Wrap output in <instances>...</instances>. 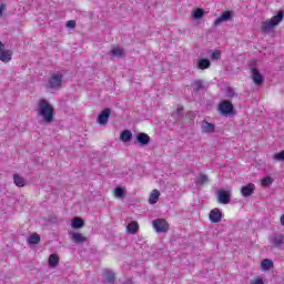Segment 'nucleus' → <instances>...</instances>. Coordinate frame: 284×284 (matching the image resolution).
<instances>
[{
	"label": "nucleus",
	"mask_w": 284,
	"mask_h": 284,
	"mask_svg": "<svg viewBox=\"0 0 284 284\" xmlns=\"http://www.w3.org/2000/svg\"><path fill=\"white\" fill-rule=\"evenodd\" d=\"M280 221H281V225H284V214L281 216Z\"/></svg>",
	"instance_id": "58836bf2"
},
{
	"label": "nucleus",
	"mask_w": 284,
	"mask_h": 284,
	"mask_svg": "<svg viewBox=\"0 0 284 284\" xmlns=\"http://www.w3.org/2000/svg\"><path fill=\"white\" fill-rule=\"evenodd\" d=\"M152 226L158 234H165L170 232V223H168L165 219L153 220Z\"/></svg>",
	"instance_id": "7ed1b4c3"
},
{
	"label": "nucleus",
	"mask_w": 284,
	"mask_h": 284,
	"mask_svg": "<svg viewBox=\"0 0 284 284\" xmlns=\"http://www.w3.org/2000/svg\"><path fill=\"white\" fill-rule=\"evenodd\" d=\"M3 50H6V45H3L2 42H0V54L1 52H3Z\"/></svg>",
	"instance_id": "4c0bfd02"
},
{
	"label": "nucleus",
	"mask_w": 284,
	"mask_h": 284,
	"mask_svg": "<svg viewBox=\"0 0 284 284\" xmlns=\"http://www.w3.org/2000/svg\"><path fill=\"white\" fill-rule=\"evenodd\" d=\"M120 139L123 141V143H128L132 141V131L130 130L122 131V133L120 134Z\"/></svg>",
	"instance_id": "393cba45"
},
{
	"label": "nucleus",
	"mask_w": 284,
	"mask_h": 284,
	"mask_svg": "<svg viewBox=\"0 0 284 284\" xmlns=\"http://www.w3.org/2000/svg\"><path fill=\"white\" fill-rule=\"evenodd\" d=\"M83 225H85V222L81 217H74L71 222V227H73V230H79L83 227Z\"/></svg>",
	"instance_id": "b1692460"
},
{
	"label": "nucleus",
	"mask_w": 284,
	"mask_h": 284,
	"mask_svg": "<svg viewBox=\"0 0 284 284\" xmlns=\"http://www.w3.org/2000/svg\"><path fill=\"white\" fill-rule=\"evenodd\" d=\"M63 84V74L61 72H57L51 74L48 85L51 88V90H59L61 85Z\"/></svg>",
	"instance_id": "20e7f679"
},
{
	"label": "nucleus",
	"mask_w": 284,
	"mask_h": 284,
	"mask_svg": "<svg viewBox=\"0 0 284 284\" xmlns=\"http://www.w3.org/2000/svg\"><path fill=\"white\" fill-rule=\"evenodd\" d=\"M161 196V192H159V190H153L150 194V197H149V203L150 205H154L156 203H159V197Z\"/></svg>",
	"instance_id": "a211bd4d"
},
{
	"label": "nucleus",
	"mask_w": 284,
	"mask_h": 284,
	"mask_svg": "<svg viewBox=\"0 0 284 284\" xmlns=\"http://www.w3.org/2000/svg\"><path fill=\"white\" fill-rule=\"evenodd\" d=\"M38 114L42 116L44 123L54 121V106L45 99H41L38 105Z\"/></svg>",
	"instance_id": "f257e3e1"
},
{
	"label": "nucleus",
	"mask_w": 284,
	"mask_h": 284,
	"mask_svg": "<svg viewBox=\"0 0 284 284\" xmlns=\"http://www.w3.org/2000/svg\"><path fill=\"white\" fill-rule=\"evenodd\" d=\"M48 263H49V267H52V268L57 267V265H59V255L58 254H51L49 256Z\"/></svg>",
	"instance_id": "a878e982"
},
{
	"label": "nucleus",
	"mask_w": 284,
	"mask_h": 284,
	"mask_svg": "<svg viewBox=\"0 0 284 284\" xmlns=\"http://www.w3.org/2000/svg\"><path fill=\"white\" fill-rule=\"evenodd\" d=\"M123 284H134V282H132V280H128Z\"/></svg>",
	"instance_id": "ea45409f"
},
{
	"label": "nucleus",
	"mask_w": 284,
	"mask_h": 284,
	"mask_svg": "<svg viewBox=\"0 0 284 284\" xmlns=\"http://www.w3.org/2000/svg\"><path fill=\"white\" fill-rule=\"evenodd\" d=\"M139 222L132 221L126 225V232L128 234H136L139 232Z\"/></svg>",
	"instance_id": "6ab92c4d"
},
{
	"label": "nucleus",
	"mask_w": 284,
	"mask_h": 284,
	"mask_svg": "<svg viewBox=\"0 0 284 284\" xmlns=\"http://www.w3.org/2000/svg\"><path fill=\"white\" fill-rule=\"evenodd\" d=\"M194 92H199V90H203V82L201 80H197L194 82Z\"/></svg>",
	"instance_id": "72a5a7b5"
},
{
	"label": "nucleus",
	"mask_w": 284,
	"mask_h": 284,
	"mask_svg": "<svg viewBox=\"0 0 284 284\" xmlns=\"http://www.w3.org/2000/svg\"><path fill=\"white\" fill-rule=\"evenodd\" d=\"M205 14V11L201 8L196 9L192 12L193 19H202V17Z\"/></svg>",
	"instance_id": "cd10ccee"
},
{
	"label": "nucleus",
	"mask_w": 284,
	"mask_h": 284,
	"mask_svg": "<svg viewBox=\"0 0 284 284\" xmlns=\"http://www.w3.org/2000/svg\"><path fill=\"white\" fill-rule=\"evenodd\" d=\"M209 219L211 223H221V219H223V212L215 207L211 210Z\"/></svg>",
	"instance_id": "0eeeda50"
},
{
	"label": "nucleus",
	"mask_w": 284,
	"mask_h": 284,
	"mask_svg": "<svg viewBox=\"0 0 284 284\" xmlns=\"http://www.w3.org/2000/svg\"><path fill=\"white\" fill-rule=\"evenodd\" d=\"M67 28H70V29L77 28V21H74V20H69V21L67 22Z\"/></svg>",
	"instance_id": "c9c22d12"
},
{
	"label": "nucleus",
	"mask_w": 284,
	"mask_h": 284,
	"mask_svg": "<svg viewBox=\"0 0 284 284\" xmlns=\"http://www.w3.org/2000/svg\"><path fill=\"white\" fill-rule=\"evenodd\" d=\"M211 59L213 61H219L221 59V50H215L211 54Z\"/></svg>",
	"instance_id": "2f4dec72"
},
{
	"label": "nucleus",
	"mask_w": 284,
	"mask_h": 284,
	"mask_svg": "<svg viewBox=\"0 0 284 284\" xmlns=\"http://www.w3.org/2000/svg\"><path fill=\"white\" fill-rule=\"evenodd\" d=\"M212 65V62H210V60L207 59H200L197 61V70H207L210 69Z\"/></svg>",
	"instance_id": "aec40b11"
},
{
	"label": "nucleus",
	"mask_w": 284,
	"mask_h": 284,
	"mask_svg": "<svg viewBox=\"0 0 284 284\" xmlns=\"http://www.w3.org/2000/svg\"><path fill=\"white\" fill-rule=\"evenodd\" d=\"M110 120V109H104L98 115L99 125H108V121Z\"/></svg>",
	"instance_id": "6e6552de"
},
{
	"label": "nucleus",
	"mask_w": 284,
	"mask_h": 284,
	"mask_svg": "<svg viewBox=\"0 0 284 284\" xmlns=\"http://www.w3.org/2000/svg\"><path fill=\"white\" fill-rule=\"evenodd\" d=\"M272 183H273V180L270 176L263 178L261 180V185H263L264 187H270Z\"/></svg>",
	"instance_id": "7c9ffc66"
},
{
	"label": "nucleus",
	"mask_w": 284,
	"mask_h": 284,
	"mask_svg": "<svg viewBox=\"0 0 284 284\" xmlns=\"http://www.w3.org/2000/svg\"><path fill=\"white\" fill-rule=\"evenodd\" d=\"M215 126L213 123H210L207 121H204L202 123V132H205L206 134H212V132H214Z\"/></svg>",
	"instance_id": "412c9836"
},
{
	"label": "nucleus",
	"mask_w": 284,
	"mask_h": 284,
	"mask_svg": "<svg viewBox=\"0 0 284 284\" xmlns=\"http://www.w3.org/2000/svg\"><path fill=\"white\" fill-rule=\"evenodd\" d=\"M255 190H256V185H254L253 183H248L241 187V194L244 197L252 196Z\"/></svg>",
	"instance_id": "1a4fd4ad"
},
{
	"label": "nucleus",
	"mask_w": 284,
	"mask_h": 284,
	"mask_svg": "<svg viewBox=\"0 0 284 284\" xmlns=\"http://www.w3.org/2000/svg\"><path fill=\"white\" fill-rule=\"evenodd\" d=\"M261 267L264 272H267V270H272V267H274V262H272L270 258H266L261 262Z\"/></svg>",
	"instance_id": "bb28decb"
},
{
	"label": "nucleus",
	"mask_w": 284,
	"mask_h": 284,
	"mask_svg": "<svg viewBox=\"0 0 284 284\" xmlns=\"http://www.w3.org/2000/svg\"><path fill=\"white\" fill-rule=\"evenodd\" d=\"M274 161H284V150L273 155Z\"/></svg>",
	"instance_id": "473e14b6"
},
{
	"label": "nucleus",
	"mask_w": 284,
	"mask_h": 284,
	"mask_svg": "<svg viewBox=\"0 0 284 284\" xmlns=\"http://www.w3.org/2000/svg\"><path fill=\"white\" fill-rule=\"evenodd\" d=\"M231 195L227 191H220L217 201L219 203H222V205H227L230 203Z\"/></svg>",
	"instance_id": "f8f14e48"
},
{
	"label": "nucleus",
	"mask_w": 284,
	"mask_h": 284,
	"mask_svg": "<svg viewBox=\"0 0 284 284\" xmlns=\"http://www.w3.org/2000/svg\"><path fill=\"white\" fill-rule=\"evenodd\" d=\"M114 196H116V199H123V196H125V190H123L122 187H115Z\"/></svg>",
	"instance_id": "c85d7f7f"
},
{
	"label": "nucleus",
	"mask_w": 284,
	"mask_h": 284,
	"mask_svg": "<svg viewBox=\"0 0 284 284\" xmlns=\"http://www.w3.org/2000/svg\"><path fill=\"white\" fill-rule=\"evenodd\" d=\"M27 242L29 245H39V243H41V236L37 233H33L28 237Z\"/></svg>",
	"instance_id": "4be33fe9"
},
{
	"label": "nucleus",
	"mask_w": 284,
	"mask_h": 284,
	"mask_svg": "<svg viewBox=\"0 0 284 284\" xmlns=\"http://www.w3.org/2000/svg\"><path fill=\"white\" fill-rule=\"evenodd\" d=\"M3 12H6V3L0 4V17H3Z\"/></svg>",
	"instance_id": "e433bc0d"
},
{
	"label": "nucleus",
	"mask_w": 284,
	"mask_h": 284,
	"mask_svg": "<svg viewBox=\"0 0 284 284\" xmlns=\"http://www.w3.org/2000/svg\"><path fill=\"white\" fill-rule=\"evenodd\" d=\"M250 284H265L262 277H255L250 281Z\"/></svg>",
	"instance_id": "f704fd0d"
},
{
	"label": "nucleus",
	"mask_w": 284,
	"mask_h": 284,
	"mask_svg": "<svg viewBox=\"0 0 284 284\" xmlns=\"http://www.w3.org/2000/svg\"><path fill=\"white\" fill-rule=\"evenodd\" d=\"M219 112L222 114V116H230V114L234 112V104H232V101L230 100H223L220 102Z\"/></svg>",
	"instance_id": "39448f33"
},
{
	"label": "nucleus",
	"mask_w": 284,
	"mask_h": 284,
	"mask_svg": "<svg viewBox=\"0 0 284 284\" xmlns=\"http://www.w3.org/2000/svg\"><path fill=\"white\" fill-rule=\"evenodd\" d=\"M271 243L275 247H281L282 245H284V235L283 234L273 235V237L271 239Z\"/></svg>",
	"instance_id": "4468645a"
},
{
	"label": "nucleus",
	"mask_w": 284,
	"mask_h": 284,
	"mask_svg": "<svg viewBox=\"0 0 284 284\" xmlns=\"http://www.w3.org/2000/svg\"><path fill=\"white\" fill-rule=\"evenodd\" d=\"M102 275L105 278V283L114 284V281L116 280V275L110 268H104L102 271Z\"/></svg>",
	"instance_id": "9b49d317"
},
{
	"label": "nucleus",
	"mask_w": 284,
	"mask_h": 284,
	"mask_svg": "<svg viewBox=\"0 0 284 284\" xmlns=\"http://www.w3.org/2000/svg\"><path fill=\"white\" fill-rule=\"evenodd\" d=\"M251 75L253 79V83H255V85H262V83L265 81V78H263L261 71H258V69L256 68H253L251 70Z\"/></svg>",
	"instance_id": "423d86ee"
},
{
	"label": "nucleus",
	"mask_w": 284,
	"mask_h": 284,
	"mask_svg": "<svg viewBox=\"0 0 284 284\" xmlns=\"http://www.w3.org/2000/svg\"><path fill=\"white\" fill-rule=\"evenodd\" d=\"M207 181H209L207 175L200 174L199 179L196 181V185H205V183H207Z\"/></svg>",
	"instance_id": "c756f323"
},
{
	"label": "nucleus",
	"mask_w": 284,
	"mask_h": 284,
	"mask_svg": "<svg viewBox=\"0 0 284 284\" xmlns=\"http://www.w3.org/2000/svg\"><path fill=\"white\" fill-rule=\"evenodd\" d=\"M0 61H3V63H9V61H12V51L3 49L0 53Z\"/></svg>",
	"instance_id": "f3484780"
},
{
	"label": "nucleus",
	"mask_w": 284,
	"mask_h": 284,
	"mask_svg": "<svg viewBox=\"0 0 284 284\" xmlns=\"http://www.w3.org/2000/svg\"><path fill=\"white\" fill-rule=\"evenodd\" d=\"M13 183L17 187H24L26 186V179L19 174H13Z\"/></svg>",
	"instance_id": "5701e85b"
},
{
	"label": "nucleus",
	"mask_w": 284,
	"mask_h": 284,
	"mask_svg": "<svg viewBox=\"0 0 284 284\" xmlns=\"http://www.w3.org/2000/svg\"><path fill=\"white\" fill-rule=\"evenodd\" d=\"M136 141L140 145H150V135L148 133H140L136 135Z\"/></svg>",
	"instance_id": "dca6fc26"
},
{
	"label": "nucleus",
	"mask_w": 284,
	"mask_h": 284,
	"mask_svg": "<svg viewBox=\"0 0 284 284\" xmlns=\"http://www.w3.org/2000/svg\"><path fill=\"white\" fill-rule=\"evenodd\" d=\"M71 241L79 245L81 243H85L88 241V237H85V235H83L82 233H72Z\"/></svg>",
	"instance_id": "ddd939ff"
},
{
	"label": "nucleus",
	"mask_w": 284,
	"mask_h": 284,
	"mask_svg": "<svg viewBox=\"0 0 284 284\" xmlns=\"http://www.w3.org/2000/svg\"><path fill=\"white\" fill-rule=\"evenodd\" d=\"M111 57H116V59H121L125 57V50L121 47H113L110 51Z\"/></svg>",
	"instance_id": "2eb2a0df"
},
{
	"label": "nucleus",
	"mask_w": 284,
	"mask_h": 284,
	"mask_svg": "<svg viewBox=\"0 0 284 284\" xmlns=\"http://www.w3.org/2000/svg\"><path fill=\"white\" fill-rule=\"evenodd\" d=\"M223 21H232V11H225L219 18H216L213 22V26H221Z\"/></svg>",
	"instance_id": "9d476101"
},
{
	"label": "nucleus",
	"mask_w": 284,
	"mask_h": 284,
	"mask_svg": "<svg viewBox=\"0 0 284 284\" xmlns=\"http://www.w3.org/2000/svg\"><path fill=\"white\" fill-rule=\"evenodd\" d=\"M284 12L283 10L278 11L276 16H273L271 19H267L262 27L263 32H267V30H272L278 26L283 21Z\"/></svg>",
	"instance_id": "f03ea898"
}]
</instances>
